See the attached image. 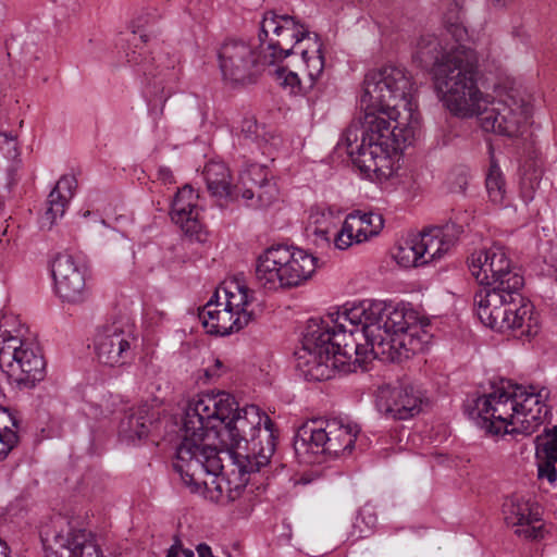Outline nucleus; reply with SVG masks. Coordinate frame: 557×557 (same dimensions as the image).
Listing matches in <instances>:
<instances>
[{
	"label": "nucleus",
	"instance_id": "nucleus-33",
	"mask_svg": "<svg viewBox=\"0 0 557 557\" xmlns=\"http://www.w3.org/2000/svg\"><path fill=\"white\" fill-rule=\"evenodd\" d=\"M275 75L278 84L290 95H306L312 89L307 81H301L296 72L289 71L286 67H278L275 71Z\"/></svg>",
	"mask_w": 557,
	"mask_h": 557
},
{
	"label": "nucleus",
	"instance_id": "nucleus-51",
	"mask_svg": "<svg viewBox=\"0 0 557 557\" xmlns=\"http://www.w3.org/2000/svg\"><path fill=\"white\" fill-rule=\"evenodd\" d=\"M2 149H4V146L3 143L0 141V151H2Z\"/></svg>",
	"mask_w": 557,
	"mask_h": 557
},
{
	"label": "nucleus",
	"instance_id": "nucleus-34",
	"mask_svg": "<svg viewBox=\"0 0 557 557\" xmlns=\"http://www.w3.org/2000/svg\"><path fill=\"white\" fill-rule=\"evenodd\" d=\"M485 184L491 201L502 203L505 197V182L498 165L491 164Z\"/></svg>",
	"mask_w": 557,
	"mask_h": 557
},
{
	"label": "nucleus",
	"instance_id": "nucleus-42",
	"mask_svg": "<svg viewBox=\"0 0 557 557\" xmlns=\"http://www.w3.org/2000/svg\"><path fill=\"white\" fill-rule=\"evenodd\" d=\"M447 23L449 24L448 30L456 37V41L461 39L462 34L466 33L465 27L458 21Z\"/></svg>",
	"mask_w": 557,
	"mask_h": 557
},
{
	"label": "nucleus",
	"instance_id": "nucleus-40",
	"mask_svg": "<svg viewBox=\"0 0 557 557\" xmlns=\"http://www.w3.org/2000/svg\"><path fill=\"white\" fill-rule=\"evenodd\" d=\"M166 557H194V552L184 548L180 540H175L172 546L168 549Z\"/></svg>",
	"mask_w": 557,
	"mask_h": 557
},
{
	"label": "nucleus",
	"instance_id": "nucleus-21",
	"mask_svg": "<svg viewBox=\"0 0 557 557\" xmlns=\"http://www.w3.org/2000/svg\"><path fill=\"white\" fill-rule=\"evenodd\" d=\"M263 438L265 443L257 444L256 449H249V446H245L246 453H242V448H226V455L228 456L232 465L236 468L233 470L238 475V483H243L244 486L247 483V479L244 476L253 472L260 471L270 462L275 450V436L269 430H263Z\"/></svg>",
	"mask_w": 557,
	"mask_h": 557
},
{
	"label": "nucleus",
	"instance_id": "nucleus-17",
	"mask_svg": "<svg viewBox=\"0 0 557 557\" xmlns=\"http://www.w3.org/2000/svg\"><path fill=\"white\" fill-rule=\"evenodd\" d=\"M57 295L66 302L79 304L88 296L86 268L67 252L58 253L51 263Z\"/></svg>",
	"mask_w": 557,
	"mask_h": 557
},
{
	"label": "nucleus",
	"instance_id": "nucleus-47",
	"mask_svg": "<svg viewBox=\"0 0 557 557\" xmlns=\"http://www.w3.org/2000/svg\"><path fill=\"white\" fill-rule=\"evenodd\" d=\"M4 213V201L3 198L0 196V218L3 216Z\"/></svg>",
	"mask_w": 557,
	"mask_h": 557
},
{
	"label": "nucleus",
	"instance_id": "nucleus-26",
	"mask_svg": "<svg viewBox=\"0 0 557 557\" xmlns=\"http://www.w3.org/2000/svg\"><path fill=\"white\" fill-rule=\"evenodd\" d=\"M77 181L73 175H63L55 184L54 188L50 191L47 198V210L45 218L53 224L58 219H61L73 198Z\"/></svg>",
	"mask_w": 557,
	"mask_h": 557
},
{
	"label": "nucleus",
	"instance_id": "nucleus-11",
	"mask_svg": "<svg viewBox=\"0 0 557 557\" xmlns=\"http://www.w3.org/2000/svg\"><path fill=\"white\" fill-rule=\"evenodd\" d=\"M313 34L295 16L268 11L260 22L258 34L261 58L264 63H276L313 39Z\"/></svg>",
	"mask_w": 557,
	"mask_h": 557
},
{
	"label": "nucleus",
	"instance_id": "nucleus-19",
	"mask_svg": "<svg viewBox=\"0 0 557 557\" xmlns=\"http://www.w3.org/2000/svg\"><path fill=\"white\" fill-rule=\"evenodd\" d=\"M242 189L239 197L246 206L253 209H263L277 199V188L268 180L265 169L259 164H250L240 173Z\"/></svg>",
	"mask_w": 557,
	"mask_h": 557
},
{
	"label": "nucleus",
	"instance_id": "nucleus-35",
	"mask_svg": "<svg viewBox=\"0 0 557 557\" xmlns=\"http://www.w3.org/2000/svg\"><path fill=\"white\" fill-rule=\"evenodd\" d=\"M377 522L374 507L366 504L360 510L354 523V529L358 532L357 537H367L372 533Z\"/></svg>",
	"mask_w": 557,
	"mask_h": 557
},
{
	"label": "nucleus",
	"instance_id": "nucleus-9",
	"mask_svg": "<svg viewBox=\"0 0 557 557\" xmlns=\"http://www.w3.org/2000/svg\"><path fill=\"white\" fill-rule=\"evenodd\" d=\"M360 428L344 419L309 421L294 436V449L300 461L320 463L323 456L351 453Z\"/></svg>",
	"mask_w": 557,
	"mask_h": 557
},
{
	"label": "nucleus",
	"instance_id": "nucleus-31",
	"mask_svg": "<svg viewBox=\"0 0 557 557\" xmlns=\"http://www.w3.org/2000/svg\"><path fill=\"white\" fill-rule=\"evenodd\" d=\"M235 292L232 289H223L225 301L222 306L228 308L232 311L236 312V315L242 314V312H250L248 310V306L250 304V293L249 289L245 286H240L235 284Z\"/></svg>",
	"mask_w": 557,
	"mask_h": 557
},
{
	"label": "nucleus",
	"instance_id": "nucleus-20",
	"mask_svg": "<svg viewBox=\"0 0 557 557\" xmlns=\"http://www.w3.org/2000/svg\"><path fill=\"white\" fill-rule=\"evenodd\" d=\"M219 300L220 290H216L199 312V319L208 333L225 336L238 332L249 323L252 312H242V314L236 315L235 311L225 308V306L221 309L222 304Z\"/></svg>",
	"mask_w": 557,
	"mask_h": 557
},
{
	"label": "nucleus",
	"instance_id": "nucleus-37",
	"mask_svg": "<svg viewBox=\"0 0 557 557\" xmlns=\"http://www.w3.org/2000/svg\"><path fill=\"white\" fill-rule=\"evenodd\" d=\"M545 432L548 440L543 444L544 455L557 465V425L552 430L545 429Z\"/></svg>",
	"mask_w": 557,
	"mask_h": 557
},
{
	"label": "nucleus",
	"instance_id": "nucleus-52",
	"mask_svg": "<svg viewBox=\"0 0 557 557\" xmlns=\"http://www.w3.org/2000/svg\"><path fill=\"white\" fill-rule=\"evenodd\" d=\"M89 214H90V212H89V211H86V212L84 213V216H87V215H89Z\"/></svg>",
	"mask_w": 557,
	"mask_h": 557
},
{
	"label": "nucleus",
	"instance_id": "nucleus-30",
	"mask_svg": "<svg viewBox=\"0 0 557 557\" xmlns=\"http://www.w3.org/2000/svg\"><path fill=\"white\" fill-rule=\"evenodd\" d=\"M16 426L15 420L9 411L0 405V460L4 459L17 444L18 436L12 429Z\"/></svg>",
	"mask_w": 557,
	"mask_h": 557
},
{
	"label": "nucleus",
	"instance_id": "nucleus-5",
	"mask_svg": "<svg viewBox=\"0 0 557 557\" xmlns=\"http://www.w3.org/2000/svg\"><path fill=\"white\" fill-rule=\"evenodd\" d=\"M274 434L273 422L256 405L239 408L235 398L226 393L201 394L188 401L180 436L200 446H216L218 441L225 448H243L242 444L256 449L265 443L263 430Z\"/></svg>",
	"mask_w": 557,
	"mask_h": 557
},
{
	"label": "nucleus",
	"instance_id": "nucleus-2",
	"mask_svg": "<svg viewBox=\"0 0 557 557\" xmlns=\"http://www.w3.org/2000/svg\"><path fill=\"white\" fill-rule=\"evenodd\" d=\"M359 122L345 132L342 143L352 163L366 175L391 174V149L406 143L418 126L413 84L403 67L369 71L363 81Z\"/></svg>",
	"mask_w": 557,
	"mask_h": 557
},
{
	"label": "nucleus",
	"instance_id": "nucleus-28",
	"mask_svg": "<svg viewBox=\"0 0 557 557\" xmlns=\"http://www.w3.org/2000/svg\"><path fill=\"white\" fill-rule=\"evenodd\" d=\"M350 231L357 234V243H363L380 233L383 227V218L372 212L355 211L346 218Z\"/></svg>",
	"mask_w": 557,
	"mask_h": 557
},
{
	"label": "nucleus",
	"instance_id": "nucleus-27",
	"mask_svg": "<svg viewBox=\"0 0 557 557\" xmlns=\"http://www.w3.org/2000/svg\"><path fill=\"white\" fill-rule=\"evenodd\" d=\"M298 53H300L306 65L307 83L309 84V87L313 88L319 84V79L324 70L322 45L319 42L318 35L313 34V39L304 48L299 49Z\"/></svg>",
	"mask_w": 557,
	"mask_h": 557
},
{
	"label": "nucleus",
	"instance_id": "nucleus-22",
	"mask_svg": "<svg viewBox=\"0 0 557 557\" xmlns=\"http://www.w3.org/2000/svg\"><path fill=\"white\" fill-rule=\"evenodd\" d=\"M198 196L188 185L180 189L171 206V218L175 224L189 237L198 242L205 240L202 223L199 220L200 208Z\"/></svg>",
	"mask_w": 557,
	"mask_h": 557
},
{
	"label": "nucleus",
	"instance_id": "nucleus-18",
	"mask_svg": "<svg viewBox=\"0 0 557 557\" xmlns=\"http://www.w3.org/2000/svg\"><path fill=\"white\" fill-rule=\"evenodd\" d=\"M503 512L506 523L516 527L518 536L531 541L544 539L546 530L537 504L511 497L504 503Z\"/></svg>",
	"mask_w": 557,
	"mask_h": 557
},
{
	"label": "nucleus",
	"instance_id": "nucleus-29",
	"mask_svg": "<svg viewBox=\"0 0 557 557\" xmlns=\"http://www.w3.org/2000/svg\"><path fill=\"white\" fill-rule=\"evenodd\" d=\"M418 236L404 240L394 253L396 262L404 268L420 267L426 264L420 251Z\"/></svg>",
	"mask_w": 557,
	"mask_h": 557
},
{
	"label": "nucleus",
	"instance_id": "nucleus-3",
	"mask_svg": "<svg viewBox=\"0 0 557 557\" xmlns=\"http://www.w3.org/2000/svg\"><path fill=\"white\" fill-rule=\"evenodd\" d=\"M421 67L431 69L434 86L445 107L460 117L479 116L484 132L518 136L531 115L532 108L523 99L509 96L491 101L476 86L475 52L466 46L450 47L432 34L421 35L413 53Z\"/></svg>",
	"mask_w": 557,
	"mask_h": 557
},
{
	"label": "nucleus",
	"instance_id": "nucleus-50",
	"mask_svg": "<svg viewBox=\"0 0 557 557\" xmlns=\"http://www.w3.org/2000/svg\"><path fill=\"white\" fill-rule=\"evenodd\" d=\"M215 367L216 368H221L222 367V362L220 360H215Z\"/></svg>",
	"mask_w": 557,
	"mask_h": 557
},
{
	"label": "nucleus",
	"instance_id": "nucleus-10",
	"mask_svg": "<svg viewBox=\"0 0 557 557\" xmlns=\"http://www.w3.org/2000/svg\"><path fill=\"white\" fill-rule=\"evenodd\" d=\"M0 368L20 389H29L46 375L40 347L28 330H0Z\"/></svg>",
	"mask_w": 557,
	"mask_h": 557
},
{
	"label": "nucleus",
	"instance_id": "nucleus-32",
	"mask_svg": "<svg viewBox=\"0 0 557 557\" xmlns=\"http://www.w3.org/2000/svg\"><path fill=\"white\" fill-rule=\"evenodd\" d=\"M240 133L245 140L255 143L259 148H264L265 145H276V138L268 135L264 128L257 124L253 119H244L240 126Z\"/></svg>",
	"mask_w": 557,
	"mask_h": 557
},
{
	"label": "nucleus",
	"instance_id": "nucleus-16",
	"mask_svg": "<svg viewBox=\"0 0 557 557\" xmlns=\"http://www.w3.org/2000/svg\"><path fill=\"white\" fill-rule=\"evenodd\" d=\"M428 405L424 391L412 383L398 386H381L376 392L375 406L387 418L407 420L422 411Z\"/></svg>",
	"mask_w": 557,
	"mask_h": 557
},
{
	"label": "nucleus",
	"instance_id": "nucleus-46",
	"mask_svg": "<svg viewBox=\"0 0 557 557\" xmlns=\"http://www.w3.org/2000/svg\"><path fill=\"white\" fill-rule=\"evenodd\" d=\"M0 557H8V545L0 539Z\"/></svg>",
	"mask_w": 557,
	"mask_h": 557
},
{
	"label": "nucleus",
	"instance_id": "nucleus-43",
	"mask_svg": "<svg viewBox=\"0 0 557 557\" xmlns=\"http://www.w3.org/2000/svg\"><path fill=\"white\" fill-rule=\"evenodd\" d=\"M314 235L317 239L329 243L331 240L330 232L327 230L315 228Z\"/></svg>",
	"mask_w": 557,
	"mask_h": 557
},
{
	"label": "nucleus",
	"instance_id": "nucleus-4",
	"mask_svg": "<svg viewBox=\"0 0 557 557\" xmlns=\"http://www.w3.org/2000/svg\"><path fill=\"white\" fill-rule=\"evenodd\" d=\"M471 275L480 284L473 302L487 327L527 341L539 333L533 305L523 297L524 278L498 244L474 251L469 258Z\"/></svg>",
	"mask_w": 557,
	"mask_h": 557
},
{
	"label": "nucleus",
	"instance_id": "nucleus-44",
	"mask_svg": "<svg viewBox=\"0 0 557 557\" xmlns=\"http://www.w3.org/2000/svg\"><path fill=\"white\" fill-rule=\"evenodd\" d=\"M511 35L513 38H522L523 37V29L521 26H513L511 29Z\"/></svg>",
	"mask_w": 557,
	"mask_h": 557
},
{
	"label": "nucleus",
	"instance_id": "nucleus-13",
	"mask_svg": "<svg viewBox=\"0 0 557 557\" xmlns=\"http://www.w3.org/2000/svg\"><path fill=\"white\" fill-rule=\"evenodd\" d=\"M40 536L46 557H103L90 533L60 515L51 527L41 529Z\"/></svg>",
	"mask_w": 557,
	"mask_h": 557
},
{
	"label": "nucleus",
	"instance_id": "nucleus-36",
	"mask_svg": "<svg viewBox=\"0 0 557 557\" xmlns=\"http://www.w3.org/2000/svg\"><path fill=\"white\" fill-rule=\"evenodd\" d=\"M333 242L336 248L343 250L357 243V234L348 227V221L345 219L342 228L333 234Z\"/></svg>",
	"mask_w": 557,
	"mask_h": 557
},
{
	"label": "nucleus",
	"instance_id": "nucleus-41",
	"mask_svg": "<svg viewBox=\"0 0 557 557\" xmlns=\"http://www.w3.org/2000/svg\"><path fill=\"white\" fill-rule=\"evenodd\" d=\"M158 180L161 181L163 184H173L174 175L170 168L168 166H160L158 169Z\"/></svg>",
	"mask_w": 557,
	"mask_h": 557
},
{
	"label": "nucleus",
	"instance_id": "nucleus-48",
	"mask_svg": "<svg viewBox=\"0 0 557 557\" xmlns=\"http://www.w3.org/2000/svg\"><path fill=\"white\" fill-rule=\"evenodd\" d=\"M18 163H20V161H18L16 164H13V165L9 169L10 173L15 172V171L17 170V168H18Z\"/></svg>",
	"mask_w": 557,
	"mask_h": 557
},
{
	"label": "nucleus",
	"instance_id": "nucleus-1",
	"mask_svg": "<svg viewBox=\"0 0 557 557\" xmlns=\"http://www.w3.org/2000/svg\"><path fill=\"white\" fill-rule=\"evenodd\" d=\"M430 334L416 311L385 301L364 300L307 322L297 368L308 381H326L336 372L367 369L373 359L401 361L424 351Z\"/></svg>",
	"mask_w": 557,
	"mask_h": 557
},
{
	"label": "nucleus",
	"instance_id": "nucleus-38",
	"mask_svg": "<svg viewBox=\"0 0 557 557\" xmlns=\"http://www.w3.org/2000/svg\"><path fill=\"white\" fill-rule=\"evenodd\" d=\"M0 141L3 143L4 149H2V153L5 158L16 159L18 157L20 152L17 149V140L15 136L0 132Z\"/></svg>",
	"mask_w": 557,
	"mask_h": 557
},
{
	"label": "nucleus",
	"instance_id": "nucleus-45",
	"mask_svg": "<svg viewBox=\"0 0 557 557\" xmlns=\"http://www.w3.org/2000/svg\"><path fill=\"white\" fill-rule=\"evenodd\" d=\"M494 7L497 8H505L509 3H511L513 0H491Z\"/></svg>",
	"mask_w": 557,
	"mask_h": 557
},
{
	"label": "nucleus",
	"instance_id": "nucleus-12",
	"mask_svg": "<svg viewBox=\"0 0 557 557\" xmlns=\"http://www.w3.org/2000/svg\"><path fill=\"white\" fill-rule=\"evenodd\" d=\"M125 58L127 65L152 86L156 95L168 98L176 91L182 74L178 55L162 48L150 51L145 45L135 44Z\"/></svg>",
	"mask_w": 557,
	"mask_h": 557
},
{
	"label": "nucleus",
	"instance_id": "nucleus-24",
	"mask_svg": "<svg viewBox=\"0 0 557 557\" xmlns=\"http://www.w3.org/2000/svg\"><path fill=\"white\" fill-rule=\"evenodd\" d=\"M202 174L207 189L212 197L219 199H235L239 197L242 184L240 182L234 186L231 184L230 170L225 163L210 161L205 165Z\"/></svg>",
	"mask_w": 557,
	"mask_h": 557
},
{
	"label": "nucleus",
	"instance_id": "nucleus-23",
	"mask_svg": "<svg viewBox=\"0 0 557 557\" xmlns=\"http://www.w3.org/2000/svg\"><path fill=\"white\" fill-rule=\"evenodd\" d=\"M462 233L463 227L460 224L449 222L417 235L420 244L418 247L426 263L442 259L456 245Z\"/></svg>",
	"mask_w": 557,
	"mask_h": 557
},
{
	"label": "nucleus",
	"instance_id": "nucleus-49",
	"mask_svg": "<svg viewBox=\"0 0 557 557\" xmlns=\"http://www.w3.org/2000/svg\"><path fill=\"white\" fill-rule=\"evenodd\" d=\"M218 373L213 370H207V375L208 376H213V375H216Z\"/></svg>",
	"mask_w": 557,
	"mask_h": 557
},
{
	"label": "nucleus",
	"instance_id": "nucleus-7",
	"mask_svg": "<svg viewBox=\"0 0 557 557\" xmlns=\"http://www.w3.org/2000/svg\"><path fill=\"white\" fill-rule=\"evenodd\" d=\"M173 467L191 493H200L211 502L225 505L244 491L243 483L231 486V481L222 475L224 466L216 446H200L181 438Z\"/></svg>",
	"mask_w": 557,
	"mask_h": 557
},
{
	"label": "nucleus",
	"instance_id": "nucleus-15",
	"mask_svg": "<svg viewBox=\"0 0 557 557\" xmlns=\"http://www.w3.org/2000/svg\"><path fill=\"white\" fill-rule=\"evenodd\" d=\"M258 51L243 40H227L219 50V63L225 79L232 83L251 82L260 69L272 63H264L261 48Z\"/></svg>",
	"mask_w": 557,
	"mask_h": 557
},
{
	"label": "nucleus",
	"instance_id": "nucleus-39",
	"mask_svg": "<svg viewBox=\"0 0 557 557\" xmlns=\"http://www.w3.org/2000/svg\"><path fill=\"white\" fill-rule=\"evenodd\" d=\"M537 475L540 479H546L549 483L557 481L556 463L545 457L543 461L539 462Z\"/></svg>",
	"mask_w": 557,
	"mask_h": 557
},
{
	"label": "nucleus",
	"instance_id": "nucleus-6",
	"mask_svg": "<svg viewBox=\"0 0 557 557\" xmlns=\"http://www.w3.org/2000/svg\"><path fill=\"white\" fill-rule=\"evenodd\" d=\"M546 387L522 386L502 381L492 392L469 397L465 413L493 435L533 434L550 413Z\"/></svg>",
	"mask_w": 557,
	"mask_h": 557
},
{
	"label": "nucleus",
	"instance_id": "nucleus-25",
	"mask_svg": "<svg viewBox=\"0 0 557 557\" xmlns=\"http://www.w3.org/2000/svg\"><path fill=\"white\" fill-rule=\"evenodd\" d=\"M154 414L150 406L143 404L124 412L119 424V435L127 441L134 442L146 437L150 431Z\"/></svg>",
	"mask_w": 557,
	"mask_h": 557
},
{
	"label": "nucleus",
	"instance_id": "nucleus-14",
	"mask_svg": "<svg viewBox=\"0 0 557 557\" xmlns=\"http://www.w3.org/2000/svg\"><path fill=\"white\" fill-rule=\"evenodd\" d=\"M135 343L133 325L119 320L102 325L96 334L94 345L100 363L120 367L133 360Z\"/></svg>",
	"mask_w": 557,
	"mask_h": 557
},
{
	"label": "nucleus",
	"instance_id": "nucleus-8",
	"mask_svg": "<svg viewBox=\"0 0 557 557\" xmlns=\"http://www.w3.org/2000/svg\"><path fill=\"white\" fill-rule=\"evenodd\" d=\"M317 258L287 245H273L257 259L256 278L268 292L297 287L309 280L317 269Z\"/></svg>",
	"mask_w": 557,
	"mask_h": 557
}]
</instances>
